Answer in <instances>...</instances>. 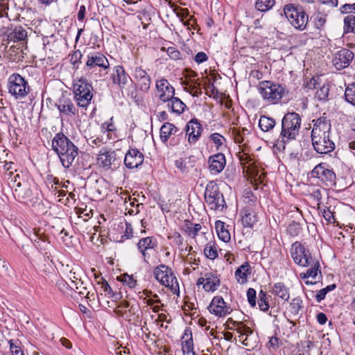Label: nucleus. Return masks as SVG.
<instances>
[{
	"mask_svg": "<svg viewBox=\"0 0 355 355\" xmlns=\"http://www.w3.org/2000/svg\"><path fill=\"white\" fill-rule=\"evenodd\" d=\"M311 141L314 150L319 154H328L334 150L335 144L330 137L331 124L324 117L313 120Z\"/></svg>",
	"mask_w": 355,
	"mask_h": 355,
	"instance_id": "f257e3e1",
	"label": "nucleus"
},
{
	"mask_svg": "<svg viewBox=\"0 0 355 355\" xmlns=\"http://www.w3.org/2000/svg\"><path fill=\"white\" fill-rule=\"evenodd\" d=\"M52 148L58 154L62 165L69 168L78 155V148L63 133H57L52 140Z\"/></svg>",
	"mask_w": 355,
	"mask_h": 355,
	"instance_id": "f03ea898",
	"label": "nucleus"
},
{
	"mask_svg": "<svg viewBox=\"0 0 355 355\" xmlns=\"http://www.w3.org/2000/svg\"><path fill=\"white\" fill-rule=\"evenodd\" d=\"M8 184L13 190L15 199L21 202L31 200L33 196V188L35 186L32 179L26 175H20L19 173H16L14 178L9 181Z\"/></svg>",
	"mask_w": 355,
	"mask_h": 355,
	"instance_id": "7ed1b4c3",
	"label": "nucleus"
},
{
	"mask_svg": "<svg viewBox=\"0 0 355 355\" xmlns=\"http://www.w3.org/2000/svg\"><path fill=\"white\" fill-rule=\"evenodd\" d=\"M301 126V118L295 112H288L282 120L280 137L282 141L287 142L295 139L299 134Z\"/></svg>",
	"mask_w": 355,
	"mask_h": 355,
	"instance_id": "20e7f679",
	"label": "nucleus"
},
{
	"mask_svg": "<svg viewBox=\"0 0 355 355\" xmlns=\"http://www.w3.org/2000/svg\"><path fill=\"white\" fill-rule=\"evenodd\" d=\"M73 91L77 105L81 107H87L93 97V87L88 80L83 77L73 80Z\"/></svg>",
	"mask_w": 355,
	"mask_h": 355,
	"instance_id": "39448f33",
	"label": "nucleus"
},
{
	"mask_svg": "<svg viewBox=\"0 0 355 355\" xmlns=\"http://www.w3.org/2000/svg\"><path fill=\"white\" fill-rule=\"evenodd\" d=\"M258 89L263 100L269 104H277L286 92L281 85L268 80L261 82Z\"/></svg>",
	"mask_w": 355,
	"mask_h": 355,
	"instance_id": "423d86ee",
	"label": "nucleus"
},
{
	"mask_svg": "<svg viewBox=\"0 0 355 355\" xmlns=\"http://www.w3.org/2000/svg\"><path fill=\"white\" fill-rule=\"evenodd\" d=\"M155 279L163 286L170 288L173 294H178L180 291L179 284L172 269L161 264L154 269Z\"/></svg>",
	"mask_w": 355,
	"mask_h": 355,
	"instance_id": "0eeeda50",
	"label": "nucleus"
},
{
	"mask_svg": "<svg viewBox=\"0 0 355 355\" xmlns=\"http://www.w3.org/2000/svg\"><path fill=\"white\" fill-rule=\"evenodd\" d=\"M8 92L15 98H25L31 91L28 82L19 73H12L8 80Z\"/></svg>",
	"mask_w": 355,
	"mask_h": 355,
	"instance_id": "6e6552de",
	"label": "nucleus"
},
{
	"mask_svg": "<svg viewBox=\"0 0 355 355\" xmlns=\"http://www.w3.org/2000/svg\"><path fill=\"white\" fill-rule=\"evenodd\" d=\"M285 16L293 27L300 31L305 29L308 23V15L302 7L286 5L284 8Z\"/></svg>",
	"mask_w": 355,
	"mask_h": 355,
	"instance_id": "1a4fd4ad",
	"label": "nucleus"
},
{
	"mask_svg": "<svg viewBox=\"0 0 355 355\" xmlns=\"http://www.w3.org/2000/svg\"><path fill=\"white\" fill-rule=\"evenodd\" d=\"M205 199L210 208L214 210H221L225 205L223 196L219 191L218 186L214 181H211L207 184Z\"/></svg>",
	"mask_w": 355,
	"mask_h": 355,
	"instance_id": "9d476101",
	"label": "nucleus"
},
{
	"mask_svg": "<svg viewBox=\"0 0 355 355\" xmlns=\"http://www.w3.org/2000/svg\"><path fill=\"white\" fill-rule=\"evenodd\" d=\"M291 254L294 262L302 267H308L314 259L309 251L298 241L293 243L291 248Z\"/></svg>",
	"mask_w": 355,
	"mask_h": 355,
	"instance_id": "9b49d317",
	"label": "nucleus"
},
{
	"mask_svg": "<svg viewBox=\"0 0 355 355\" xmlns=\"http://www.w3.org/2000/svg\"><path fill=\"white\" fill-rule=\"evenodd\" d=\"M97 164L105 171L111 170L119 164L116 152L109 148H103L97 155Z\"/></svg>",
	"mask_w": 355,
	"mask_h": 355,
	"instance_id": "f8f14e48",
	"label": "nucleus"
},
{
	"mask_svg": "<svg viewBox=\"0 0 355 355\" xmlns=\"http://www.w3.org/2000/svg\"><path fill=\"white\" fill-rule=\"evenodd\" d=\"M155 96L162 103L170 101L173 96H175V88L164 78L156 80Z\"/></svg>",
	"mask_w": 355,
	"mask_h": 355,
	"instance_id": "ddd939ff",
	"label": "nucleus"
},
{
	"mask_svg": "<svg viewBox=\"0 0 355 355\" xmlns=\"http://www.w3.org/2000/svg\"><path fill=\"white\" fill-rule=\"evenodd\" d=\"M311 176L320 179L326 186L335 184L336 174L333 170L326 167L324 164L317 165L311 171Z\"/></svg>",
	"mask_w": 355,
	"mask_h": 355,
	"instance_id": "4468645a",
	"label": "nucleus"
},
{
	"mask_svg": "<svg viewBox=\"0 0 355 355\" xmlns=\"http://www.w3.org/2000/svg\"><path fill=\"white\" fill-rule=\"evenodd\" d=\"M220 284V280L218 277L211 272H207L204 276L198 278L196 285L202 286V288L206 292H214L218 289Z\"/></svg>",
	"mask_w": 355,
	"mask_h": 355,
	"instance_id": "2eb2a0df",
	"label": "nucleus"
},
{
	"mask_svg": "<svg viewBox=\"0 0 355 355\" xmlns=\"http://www.w3.org/2000/svg\"><path fill=\"white\" fill-rule=\"evenodd\" d=\"M208 309L211 313L218 317H225L231 312L230 307L226 305L221 296H215L208 306Z\"/></svg>",
	"mask_w": 355,
	"mask_h": 355,
	"instance_id": "dca6fc26",
	"label": "nucleus"
},
{
	"mask_svg": "<svg viewBox=\"0 0 355 355\" xmlns=\"http://www.w3.org/2000/svg\"><path fill=\"white\" fill-rule=\"evenodd\" d=\"M354 53L347 49L338 51L333 59V64L338 69L347 67L354 58Z\"/></svg>",
	"mask_w": 355,
	"mask_h": 355,
	"instance_id": "f3484780",
	"label": "nucleus"
},
{
	"mask_svg": "<svg viewBox=\"0 0 355 355\" xmlns=\"http://www.w3.org/2000/svg\"><path fill=\"white\" fill-rule=\"evenodd\" d=\"M15 163L8 158V153L6 152V150H3L0 153V169L4 171L5 178L8 183L12 180V178H14V175L18 173L15 168Z\"/></svg>",
	"mask_w": 355,
	"mask_h": 355,
	"instance_id": "a211bd4d",
	"label": "nucleus"
},
{
	"mask_svg": "<svg viewBox=\"0 0 355 355\" xmlns=\"http://www.w3.org/2000/svg\"><path fill=\"white\" fill-rule=\"evenodd\" d=\"M202 132V127L196 119L190 120L186 125V136L190 144L196 143L200 138Z\"/></svg>",
	"mask_w": 355,
	"mask_h": 355,
	"instance_id": "6ab92c4d",
	"label": "nucleus"
},
{
	"mask_svg": "<svg viewBox=\"0 0 355 355\" xmlns=\"http://www.w3.org/2000/svg\"><path fill=\"white\" fill-rule=\"evenodd\" d=\"M144 157L139 150L132 148L125 154L124 164L129 168H135L142 164Z\"/></svg>",
	"mask_w": 355,
	"mask_h": 355,
	"instance_id": "aec40b11",
	"label": "nucleus"
},
{
	"mask_svg": "<svg viewBox=\"0 0 355 355\" xmlns=\"http://www.w3.org/2000/svg\"><path fill=\"white\" fill-rule=\"evenodd\" d=\"M55 105L60 112L62 114L71 116H75L76 114V108L72 100L64 94L62 95Z\"/></svg>",
	"mask_w": 355,
	"mask_h": 355,
	"instance_id": "412c9836",
	"label": "nucleus"
},
{
	"mask_svg": "<svg viewBox=\"0 0 355 355\" xmlns=\"http://www.w3.org/2000/svg\"><path fill=\"white\" fill-rule=\"evenodd\" d=\"M86 66L88 68L99 67L104 69L110 67V64L107 58L101 53H92L87 55Z\"/></svg>",
	"mask_w": 355,
	"mask_h": 355,
	"instance_id": "4be33fe9",
	"label": "nucleus"
},
{
	"mask_svg": "<svg viewBox=\"0 0 355 355\" xmlns=\"http://www.w3.org/2000/svg\"><path fill=\"white\" fill-rule=\"evenodd\" d=\"M183 230L186 234L192 238L196 239L199 236H205L207 234V227H202L200 223H193L189 220H185L183 227Z\"/></svg>",
	"mask_w": 355,
	"mask_h": 355,
	"instance_id": "5701e85b",
	"label": "nucleus"
},
{
	"mask_svg": "<svg viewBox=\"0 0 355 355\" xmlns=\"http://www.w3.org/2000/svg\"><path fill=\"white\" fill-rule=\"evenodd\" d=\"M34 234L35 236L34 241L41 250L44 251V257L49 259L47 251L51 248L49 238L40 229H34Z\"/></svg>",
	"mask_w": 355,
	"mask_h": 355,
	"instance_id": "b1692460",
	"label": "nucleus"
},
{
	"mask_svg": "<svg viewBox=\"0 0 355 355\" xmlns=\"http://www.w3.org/2000/svg\"><path fill=\"white\" fill-rule=\"evenodd\" d=\"M157 245L156 239L153 236L141 239L137 243V248L141 253L144 260L149 257L147 253L148 250L154 249Z\"/></svg>",
	"mask_w": 355,
	"mask_h": 355,
	"instance_id": "393cba45",
	"label": "nucleus"
},
{
	"mask_svg": "<svg viewBox=\"0 0 355 355\" xmlns=\"http://www.w3.org/2000/svg\"><path fill=\"white\" fill-rule=\"evenodd\" d=\"M209 169L212 173H219L226 164L225 155L223 153H217L211 156L209 159Z\"/></svg>",
	"mask_w": 355,
	"mask_h": 355,
	"instance_id": "a878e982",
	"label": "nucleus"
},
{
	"mask_svg": "<svg viewBox=\"0 0 355 355\" xmlns=\"http://www.w3.org/2000/svg\"><path fill=\"white\" fill-rule=\"evenodd\" d=\"M113 83L116 84L120 88H123L127 84L129 76L125 73L123 67L121 65L116 66L114 73L112 75Z\"/></svg>",
	"mask_w": 355,
	"mask_h": 355,
	"instance_id": "bb28decb",
	"label": "nucleus"
},
{
	"mask_svg": "<svg viewBox=\"0 0 355 355\" xmlns=\"http://www.w3.org/2000/svg\"><path fill=\"white\" fill-rule=\"evenodd\" d=\"M251 274V267L248 262H245L240 266L235 272V278L240 284L247 283L248 276Z\"/></svg>",
	"mask_w": 355,
	"mask_h": 355,
	"instance_id": "cd10ccee",
	"label": "nucleus"
},
{
	"mask_svg": "<svg viewBox=\"0 0 355 355\" xmlns=\"http://www.w3.org/2000/svg\"><path fill=\"white\" fill-rule=\"evenodd\" d=\"M256 213L249 207L241 211V222L245 227H252L257 222Z\"/></svg>",
	"mask_w": 355,
	"mask_h": 355,
	"instance_id": "c85d7f7f",
	"label": "nucleus"
},
{
	"mask_svg": "<svg viewBox=\"0 0 355 355\" xmlns=\"http://www.w3.org/2000/svg\"><path fill=\"white\" fill-rule=\"evenodd\" d=\"M27 37L26 31L21 26H16L14 29H12L7 36V40L10 42H19L24 40Z\"/></svg>",
	"mask_w": 355,
	"mask_h": 355,
	"instance_id": "c756f323",
	"label": "nucleus"
},
{
	"mask_svg": "<svg viewBox=\"0 0 355 355\" xmlns=\"http://www.w3.org/2000/svg\"><path fill=\"white\" fill-rule=\"evenodd\" d=\"M178 131V128L173 123H165L160 128V139L163 142H166L171 135H174Z\"/></svg>",
	"mask_w": 355,
	"mask_h": 355,
	"instance_id": "7c9ffc66",
	"label": "nucleus"
},
{
	"mask_svg": "<svg viewBox=\"0 0 355 355\" xmlns=\"http://www.w3.org/2000/svg\"><path fill=\"white\" fill-rule=\"evenodd\" d=\"M272 293L284 301H288L290 298L288 288H286V286L281 282L276 283L273 286Z\"/></svg>",
	"mask_w": 355,
	"mask_h": 355,
	"instance_id": "2f4dec72",
	"label": "nucleus"
},
{
	"mask_svg": "<svg viewBox=\"0 0 355 355\" xmlns=\"http://www.w3.org/2000/svg\"><path fill=\"white\" fill-rule=\"evenodd\" d=\"M215 229L218 238L221 241H224L225 243L230 241L231 238L230 234L228 230L226 228L225 223L220 220H217L215 223Z\"/></svg>",
	"mask_w": 355,
	"mask_h": 355,
	"instance_id": "473e14b6",
	"label": "nucleus"
},
{
	"mask_svg": "<svg viewBox=\"0 0 355 355\" xmlns=\"http://www.w3.org/2000/svg\"><path fill=\"white\" fill-rule=\"evenodd\" d=\"M168 107L169 110L175 114H182L186 107V105L178 97H173L168 101Z\"/></svg>",
	"mask_w": 355,
	"mask_h": 355,
	"instance_id": "72a5a7b5",
	"label": "nucleus"
},
{
	"mask_svg": "<svg viewBox=\"0 0 355 355\" xmlns=\"http://www.w3.org/2000/svg\"><path fill=\"white\" fill-rule=\"evenodd\" d=\"M275 121L272 118L261 116L259 119V126L261 130L264 132H268L272 130L275 127Z\"/></svg>",
	"mask_w": 355,
	"mask_h": 355,
	"instance_id": "f704fd0d",
	"label": "nucleus"
},
{
	"mask_svg": "<svg viewBox=\"0 0 355 355\" xmlns=\"http://www.w3.org/2000/svg\"><path fill=\"white\" fill-rule=\"evenodd\" d=\"M275 0H257L255 8L261 12H266L270 10L275 5Z\"/></svg>",
	"mask_w": 355,
	"mask_h": 355,
	"instance_id": "c9c22d12",
	"label": "nucleus"
},
{
	"mask_svg": "<svg viewBox=\"0 0 355 355\" xmlns=\"http://www.w3.org/2000/svg\"><path fill=\"white\" fill-rule=\"evenodd\" d=\"M355 34V16L347 15L344 18V33Z\"/></svg>",
	"mask_w": 355,
	"mask_h": 355,
	"instance_id": "e433bc0d",
	"label": "nucleus"
},
{
	"mask_svg": "<svg viewBox=\"0 0 355 355\" xmlns=\"http://www.w3.org/2000/svg\"><path fill=\"white\" fill-rule=\"evenodd\" d=\"M68 277L71 281V285L73 287L76 283L82 281V270L79 267L73 268L70 271Z\"/></svg>",
	"mask_w": 355,
	"mask_h": 355,
	"instance_id": "4c0bfd02",
	"label": "nucleus"
},
{
	"mask_svg": "<svg viewBox=\"0 0 355 355\" xmlns=\"http://www.w3.org/2000/svg\"><path fill=\"white\" fill-rule=\"evenodd\" d=\"M205 255L210 259H215L218 257V250L215 243H209L204 249Z\"/></svg>",
	"mask_w": 355,
	"mask_h": 355,
	"instance_id": "58836bf2",
	"label": "nucleus"
},
{
	"mask_svg": "<svg viewBox=\"0 0 355 355\" xmlns=\"http://www.w3.org/2000/svg\"><path fill=\"white\" fill-rule=\"evenodd\" d=\"M345 96L347 102L355 105V83L347 86L345 89Z\"/></svg>",
	"mask_w": 355,
	"mask_h": 355,
	"instance_id": "ea45409f",
	"label": "nucleus"
},
{
	"mask_svg": "<svg viewBox=\"0 0 355 355\" xmlns=\"http://www.w3.org/2000/svg\"><path fill=\"white\" fill-rule=\"evenodd\" d=\"M101 132L106 134V140L110 139L112 137V132L115 131V126L109 122L103 123L101 127Z\"/></svg>",
	"mask_w": 355,
	"mask_h": 355,
	"instance_id": "a19ab883",
	"label": "nucleus"
},
{
	"mask_svg": "<svg viewBox=\"0 0 355 355\" xmlns=\"http://www.w3.org/2000/svg\"><path fill=\"white\" fill-rule=\"evenodd\" d=\"M258 305L259 309L263 311H266L269 309V304L266 301V293L262 290L259 293Z\"/></svg>",
	"mask_w": 355,
	"mask_h": 355,
	"instance_id": "79ce46f5",
	"label": "nucleus"
},
{
	"mask_svg": "<svg viewBox=\"0 0 355 355\" xmlns=\"http://www.w3.org/2000/svg\"><path fill=\"white\" fill-rule=\"evenodd\" d=\"M309 266H310L311 268H309L306 270V272H308V276L313 279H315V277L318 275V272H320V271L319 270V268H320L319 262L317 260L313 259L312 261V262L309 264Z\"/></svg>",
	"mask_w": 355,
	"mask_h": 355,
	"instance_id": "37998d69",
	"label": "nucleus"
},
{
	"mask_svg": "<svg viewBox=\"0 0 355 355\" xmlns=\"http://www.w3.org/2000/svg\"><path fill=\"white\" fill-rule=\"evenodd\" d=\"M138 86L141 91L147 92L150 89L151 80L150 76L145 77L139 80H137Z\"/></svg>",
	"mask_w": 355,
	"mask_h": 355,
	"instance_id": "c03bdc74",
	"label": "nucleus"
},
{
	"mask_svg": "<svg viewBox=\"0 0 355 355\" xmlns=\"http://www.w3.org/2000/svg\"><path fill=\"white\" fill-rule=\"evenodd\" d=\"M121 281L130 288H135L137 285V281L134 279L133 276L128 274L123 275L121 277Z\"/></svg>",
	"mask_w": 355,
	"mask_h": 355,
	"instance_id": "a18cd8bd",
	"label": "nucleus"
},
{
	"mask_svg": "<svg viewBox=\"0 0 355 355\" xmlns=\"http://www.w3.org/2000/svg\"><path fill=\"white\" fill-rule=\"evenodd\" d=\"M234 324L236 327V331L239 334H251L252 332L250 327L243 324V322H234Z\"/></svg>",
	"mask_w": 355,
	"mask_h": 355,
	"instance_id": "49530a36",
	"label": "nucleus"
},
{
	"mask_svg": "<svg viewBox=\"0 0 355 355\" xmlns=\"http://www.w3.org/2000/svg\"><path fill=\"white\" fill-rule=\"evenodd\" d=\"M301 229L300 225L295 222H292L287 227L288 233L293 236H297L300 233Z\"/></svg>",
	"mask_w": 355,
	"mask_h": 355,
	"instance_id": "de8ad7c7",
	"label": "nucleus"
},
{
	"mask_svg": "<svg viewBox=\"0 0 355 355\" xmlns=\"http://www.w3.org/2000/svg\"><path fill=\"white\" fill-rule=\"evenodd\" d=\"M243 199L245 203L250 204L251 202H254L257 200V197L250 189H248L244 191Z\"/></svg>",
	"mask_w": 355,
	"mask_h": 355,
	"instance_id": "09e8293b",
	"label": "nucleus"
},
{
	"mask_svg": "<svg viewBox=\"0 0 355 355\" xmlns=\"http://www.w3.org/2000/svg\"><path fill=\"white\" fill-rule=\"evenodd\" d=\"M98 284H101V288L104 292L112 294V297L114 300H117L119 298V295L113 293L112 288L105 279H102V282H98Z\"/></svg>",
	"mask_w": 355,
	"mask_h": 355,
	"instance_id": "8fccbe9b",
	"label": "nucleus"
},
{
	"mask_svg": "<svg viewBox=\"0 0 355 355\" xmlns=\"http://www.w3.org/2000/svg\"><path fill=\"white\" fill-rule=\"evenodd\" d=\"M329 86L324 85L317 91L316 95L320 100H326L329 96Z\"/></svg>",
	"mask_w": 355,
	"mask_h": 355,
	"instance_id": "3c124183",
	"label": "nucleus"
},
{
	"mask_svg": "<svg viewBox=\"0 0 355 355\" xmlns=\"http://www.w3.org/2000/svg\"><path fill=\"white\" fill-rule=\"evenodd\" d=\"M244 165V167L246 168L247 172L252 177H259V178H261V176L262 174H259V171L257 168L252 166V163H249L248 162L245 163H243Z\"/></svg>",
	"mask_w": 355,
	"mask_h": 355,
	"instance_id": "603ef678",
	"label": "nucleus"
},
{
	"mask_svg": "<svg viewBox=\"0 0 355 355\" xmlns=\"http://www.w3.org/2000/svg\"><path fill=\"white\" fill-rule=\"evenodd\" d=\"M173 10L176 15L181 19V21H183L184 19L189 16V12L187 8H182L176 6Z\"/></svg>",
	"mask_w": 355,
	"mask_h": 355,
	"instance_id": "864d4df0",
	"label": "nucleus"
},
{
	"mask_svg": "<svg viewBox=\"0 0 355 355\" xmlns=\"http://www.w3.org/2000/svg\"><path fill=\"white\" fill-rule=\"evenodd\" d=\"M134 78L136 79V80H139L145 77H148V74L147 72L143 69L141 67H135L133 73Z\"/></svg>",
	"mask_w": 355,
	"mask_h": 355,
	"instance_id": "5fc2aeb1",
	"label": "nucleus"
},
{
	"mask_svg": "<svg viewBox=\"0 0 355 355\" xmlns=\"http://www.w3.org/2000/svg\"><path fill=\"white\" fill-rule=\"evenodd\" d=\"M321 211L323 217L328 223H335L336 220L334 216L329 207H324L322 210H321Z\"/></svg>",
	"mask_w": 355,
	"mask_h": 355,
	"instance_id": "6e6d98bb",
	"label": "nucleus"
},
{
	"mask_svg": "<svg viewBox=\"0 0 355 355\" xmlns=\"http://www.w3.org/2000/svg\"><path fill=\"white\" fill-rule=\"evenodd\" d=\"M256 291L252 288H250L247 291V297L249 304L252 306H254L256 305Z\"/></svg>",
	"mask_w": 355,
	"mask_h": 355,
	"instance_id": "4d7b16f0",
	"label": "nucleus"
},
{
	"mask_svg": "<svg viewBox=\"0 0 355 355\" xmlns=\"http://www.w3.org/2000/svg\"><path fill=\"white\" fill-rule=\"evenodd\" d=\"M192 260H193V258L191 257H187V259H186V262H187V264L188 265V266L185 268V271L187 273L190 272V268H191L192 270H196V268L198 266L199 261H197L195 259H193V261H192Z\"/></svg>",
	"mask_w": 355,
	"mask_h": 355,
	"instance_id": "13d9d810",
	"label": "nucleus"
},
{
	"mask_svg": "<svg viewBox=\"0 0 355 355\" xmlns=\"http://www.w3.org/2000/svg\"><path fill=\"white\" fill-rule=\"evenodd\" d=\"M182 349L183 354L188 352H193V340L192 338L190 337L188 340L182 341Z\"/></svg>",
	"mask_w": 355,
	"mask_h": 355,
	"instance_id": "bf43d9fd",
	"label": "nucleus"
},
{
	"mask_svg": "<svg viewBox=\"0 0 355 355\" xmlns=\"http://www.w3.org/2000/svg\"><path fill=\"white\" fill-rule=\"evenodd\" d=\"M211 140L217 146H221L225 140V137L218 133H214L210 135Z\"/></svg>",
	"mask_w": 355,
	"mask_h": 355,
	"instance_id": "052dcab7",
	"label": "nucleus"
},
{
	"mask_svg": "<svg viewBox=\"0 0 355 355\" xmlns=\"http://www.w3.org/2000/svg\"><path fill=\"white\" fill-rule=\"evenodd\" d=\"M302 301L299 298H294L292 300V302L291 303V309L292 313H294L295 314L299 313V311L301 309Z\"/></svg>",
	"mask_w": 355,
	"mask_h": 355,
	"instance_id": "680f3d73",
	"label": "nucleus"
},
{
	"mask_svg": "<svg viewBox=\"0 0 355 355\" xmlns=\"http://www.w3.org/2000/svg\"><path fill=\"white\" fill-rule=\"evenodd\" d=\"M83 54L80 50H76L71 55L70 61L73 65H76L80 62Z\"/></svg>",
	"mask_w": 355,
	"mask_h": 355,
	"instance_id": "e2e57ef3",
	"label": "nucleus"
},
{
	"mask_svg": "<svg viewBox=\"0 0 355 355\" xmlns=\"http://www.w3.org/2000/svg\"><path fill=\"white\" fill-rule=\"evenodd\" d=\"M10 349L12 355H24L23 352L21 350L19 346L17 345L16 343L13 340L9 341Z\"/></svg>",
	"mask_w": 355,
	"mask_h": 355,
	"instance_id": "0e129e2a",
	"label": "nucleus"
},
{
	"mask_svg": "<svg viewBox=\"0 0 355 355\" xmlns=\"http://www.w3.org/2000/svg\"><path fill=\"white\" fill-rule=\"evenodd\" d=\"M129 302L128 301L123 300L120 302V304L116 307L115 312L120 315L123 314V312L125 311L126 309L129 307Z\"/></svg>",
	"mask_w": 355,
	"mask_h": 355,
	"instance_id": "69168bd1",
	"label": "nucleus"
},
{
	"mask_svg": "<svg viewBox=\"0 0 355 355\" xmlns=\"http://www.w3.org/2000/svg\"><path fill=\"white\" fill-rule=\"evenodd\" d=\"M87 142L88 144L92 146V147H98L100 146L101 145H102L103 144H104L105 142H106V141H103V138H99V137H90L89 139H87Z\"/></svg>",
	"mask_w": 355,
	"mask_h": 355,
	"instance_id": "338daca9",
	"label": "nucleus"
},
{
	"mask_svg": "<svg viewBox=\"0 0 355 355\" xmlns=\"http://www.w3.org/2000/svg\"><path fill=\"white\" fill-rule=\"evenodd\" d=\"M73 286L75 287V289L80 295H84L87 291V286H84L83 280L78 282V283H76L75 285H73Z\"/></svg>",
	"mask_w": 355,
	"mask_h": 355,
	"instance_id": "774afa93",
	"label": "nucleus"
}]
</instances>
